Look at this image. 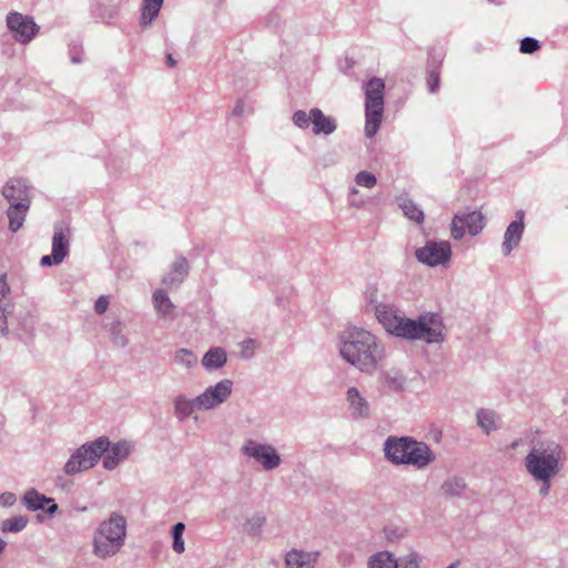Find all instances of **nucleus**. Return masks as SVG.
I'll list each match as a JSON object with an SVG mask.
<instances>
[{"label":"nucleus","instance_id":"nucleus-1","mask_svg":"<svg viewBox=\"0 0 568 568\" xmlns=\"http://www.w3.org/2000/svg\"><path fill=\"white\" fill-rule=\"evenodd\" d=\"M374 313L383 327L397 337L423 341L427 344H439L445 339V327L439 314L426 313L417 320H412L390 304L375 305Z\"/></svg>","mask_w":568,"mask_h":568},{"label":"nucleus","instance_id":"nucleus-2","mask_svg":"<svg viewBox=\"0 0 568 568\" xmlns=\"http://www.w3.org/2000/svg\"><path fill=\"white\" fill-rule=\"evenodd\" d=\"M339 355L364 374H373L386 357L383 342L372 332L352 326L339 335Z\"/></svg>","mask_w":568,"mask_h":568},{"label":"nucleus","instance_id":"nucleus-3","mask_svg":"<svg viewBox=\"0 0 568 568\" xmlns=\"http://www.w3.org/2000/svg\"><path fill=\"white\" fill-rule=\"evenodd\" d=\"M385 458L395 466H412L423 470L435 462L430 446L410 436H389L384 442Z\"/></svg>","mask_w":568,"mask_h":568},{"label":"nucleus","instance_id":"nucleus-4","mask_svg":"<svg viewBox=\"0 0 568 568\" xmlns=\"http://www.w3.org/2000/svg\"><path fill=\"white\" fill-rule=\"evenodd\" d=\"M126 519L113 511L102 520L93 532L92 552L99 559H108L115 556L125 544Z\"/></svg>","mask_w":568,"mask_h":568},{"label":"nucleus","instance_id":"nucleus-5","mask_svg":"<svg viewBox=\"0 0 568 568\" xmlns=\"http://www.w3.org/2000/svg\"><path fill=\"white\" fill-rule=\"evenodd\" d=\"M562 458L564 450L557 442H540L525 457V467L534 479L554 478L560 471Z\"/></svg>","mask_w":568,"mask_h":568},{"label":"nucleus","instance_id":"nucleus-6","mask_svg":"<svg viewBox=\"0 0 568 568\" xmlns=\"http://www.w3.org/2000/svg\"><path fill=\"white\" fill-rule=\"evenodd\" d=\"M385 82L381 78H372L364 84L365 91V135L372 139L378 131L384 113Z\"/></svg>","mask_w":568,"mask_h":568},{"label":"nucleus","instance_id":"nucleus-7","mask_svg":"<svg viewBox=\"0 0 568 568\" xmlns=\"http://www.w3.org/2000/svg\"><path fill=\"white\" fill-rule=\"evenodd\" d=\"M109 438L101 436L95 440L89 442L77 448L67 460L63 470L72 476L93 468L99 459L108 450Z\"/></svg>","mask_w":568,"mask_h":568},{"label":"nucleus","instance_id":"nucleus-8","mask_svg":"<svg viewBox=\"0 0 568 568\" xmlns=\"http://www.w3.org/2000/svg\"><path fill=\"white\" fill-rule=\"evenodd\" d=\"M241 454L260 463L266 471L276 469L282 463V458L274 446L254 439L244 442Z\"/></svg>","mask_w":568,"mask_h":568},{"label":"nucleus","instance_id":"nucleus-9","mask_svg":"<svg viewBox=\"0 0 568 568\" xmlns=\"http://www.w3.org/2000/svg\"><path fill=\"white\" fill-rule=\"evenodd\" d=\"M233 390L231 379H222L209 386L203 393L196 396L197 409L211 410L225 403Z\"/></svg>","mask_w":568,"mask_h":568},{"label":"nucleus","instance_id":"nucleus-10","mask_svg":"<svg viewBox=\"0 0 568 568\" xmlns=\"http://www.w3.org/2000/svg\"><path fill=\"white\" fill-rule=\"evenodd\" d=\"M450 255L452 247L446 241H428L423 247L417 248L415 252L417 261L428 266L444 264L450 258Z\"/></svg>","mask_w":568,"mask_h":568},{"label":"nucleus","instance_id":"nucleus-11","mask_svg":"<svg viewBox=\"0 0 568 568\" xmlns=\"http://www.w3.org/2000/svg\"><path fill=\"white\" fill-rule=\"evenodd\" d=\"M7 26L13 33V38L20 43H29L39 31V27L32 18L19 12L8 14Z\"/></svg>","mask_w":568,"mask_h":568},{"label":"nucleus","instance_id":"nucleus-12","mask_svg":"<svg viewBox=\"0 0 568 568\" xmlns=\"http://www.w3.org/2000/svg\"><path fill=\"white\" fill-rule=\"evenodd\" d=\"M484 227V216L480 212L473 211L456 214L452 221V236L460 240L467 230L470 235H477Z\"/></svg>","mask_w":568,"mask_h":568},{"label":"nucleus","instance_id":"nucleus-13","mask_svg":"<svg viewBox=\"0 0 568 568\" xmlns=\"http://www.w3.org/2000/svg\"><path fill=\"white\" fill-rule=\"evenodd\" d=\"M440 494L445 498H459V499H470L475 495L474 490H471L465 478L460 476H449L447 477L439 487Z\"/></svg>","mask_w":568,"mask_h":568},{"label":"nucleus","instance_id":"nucleus-14","mask_svg":"<svg viewBox=\"0 0 568 568\" xmlns=\"http://www.w3.org/2000/svg\"><path fill=\"white\" fill-rule=\"evenodd\" d=\"M22 503L29 510H45L49 516H53L59 509L53 498L47 497L34 488L24 493Z\"/></svg>","mask_w":568,"mask_h":568},{"label":"nucleus","instance_id":"nucleus-15","mask_svg":"<svg viewBox=\"0 0 568 568\" xmlns=\"http://www.w3.org/2000/svg\"><path fill=\"white\" fill-rule=\"evenodd\" d=\"M2 196L9 203V206L17 202L31 204L29 186L22 179H10L2 187Z\"/></svg>","mask_w":568,"mask_h":568},{"label":"nucleus","instance_id":"nucleus-16","mask_svg":"<svg viewBox=\"0 0 568 568\" xmlns=\"http://www.w3.org/2000/svg\"><path fill=\"white\" fill-rule=\"evenodd\" d=\"M131 453V445L125 440L111 444L109 440L108 450L103 454V467L106 470L115 469L120 463L125 460Z\"/></svg>","mask_w":568,"mask_h":568},{"label":"nucleus","instance_id":"nucleus-17","mask_svg":"<svg viewBox=\"0 0 568 568\" xmlns=\"http://www.w3.org/2000/svg\"><path fill=\"white\" fill-rule=\"evenodd\" d=\"M516 216L517 220L507 226L504 235L501 250L505 255H509L518 246L524 233V211H518Z\"/></svg>","mask_w":568,"mask_h":568},{"label":"nucleus","instance_id":"nucleus-18","mask_svg":"<svg viewBox=\"0 0 568 568\" xmlns=\"http://www.w3.org/2000/svg\"><path fill=\"white\" fill-rule=\"evenodd\" d=\"M71 230L70 227L61 222L54 224V232L52 236V253L53 257L58 260H64L69 254Z\"/></svg>","mask_w":568,"mask_h":568},{"label":"nucleus","instance_id":"nucleus-19","mask_svg":"<svg viewBox=\"0 0 568 568\" xmlns=\"http://www.w3.org/2000/svg\"><path fill=\"white\" fill-rule=\"evenodd\" d=\"M189 272L190 265L187 260L184 256H178L168 274L162 278V284L169 288H176L184 282Z\"/></svg>","mask_w":568,"mask_h":568},{"label":"nucleus","instance_id":"nucleus-20","mask_svg":"<svg viewBox=\"0 0 568 568\" xmlns=\"http://www.w3.org/2000/svg\"><path fill=\"white\" fill-rule=\"evenodd\" d=\"M318 556V551L292 549L285 555V566L286 568H315Z\"/></svg>","mask_w":568,"mask_h":568},{"label":"nucleus","instance_id":"nucleus-21","mask_svg":"<svg viewBox=\"0 0 568 568\" xmlns=\"http://www.w3.org/2000/svg\"><path fill=\"white\" fill-rule=\"evenodd\" d=\"M122 0H98L93 10L95 19L112 24L120 12Z\"/></svg>","mask_w":568,"mask_h":568},{"label":"nucleus","instance_id":"nucleus-22","mask_svg":"<svg viewBox=\"0 0 568 568\" xmlns=\"http://www.w3.org/2000/svg\"><path fill=\"white\" fill-rule=\"evenodd\" d=\"M312 118L313 133L316 135H329L337 129L336 120L333 116L325 115L318 108L312 109Z\"/></svg>","mask_w":568,"mask_h":568},{"label":"nucleus","instance_id":"nucleus-23","mask_svg":"<svg viewBox=\"0 0 568 568\" xmlns=\"http://www.w3.org/2000/svg\"><path fill=\"white\" fill-rule=\"evenodd\" d=\"M346 399L354 417H367L369 415V404L356 387L347 389Z\"/></svg>","mask_w":568,"mask_h":568},{"label":"nucleus","instance_id":"nucleus-24","mask_svg":"<svg viewBox=\"0 0 568 568\" xmlns=\"http://www.w3.org/2000/svg\"><path fill=\"white\" fill-rule=\"evenodd\" d=\"M30 205L31 204L17 202L16 204L9 206L7 211V216L9 219V230L12 233L18 232L22 227Z\"/></svg>","mask_w":568,"mask_h":568},{"label":"nucleus","instance_id":"nucleus-25","mask_svg":"<svg viewBox=\"0 0 568 568\" xmlns=\"http://www.w3.org/2000/svg\"><path fill=\"white\" fill-rule=\"evenodd\" d=\"M152 300L158 314L164 318L174 317L175 305L170 300L165 290H155Z\"/></svg>","mask_w":568,"mask_h":568},{"label":"nucleus","instance_id":"nucleus-26","mask_svg":"<svg viewBox=\"0 0 568 568\" xmlns=\"http://www.w3.org/2000/svg\"><path fill=\"white\" fill-rule=\"evenodd\" d=\"M227 361V355L222 347H211L202 358V365L207 371L222 368Z\"/></svg>","mask_w":568,"mask_h":568},{"label":"nucleus","instance_id":"nucleus-27","mask_svg":"<svg viewBox=\"0 0 568 568\" xmlns=\"http://www.w3.org/2000/svg\"><path fill=\"white\" fill-rule=\"evenodd\" d=\"M173 404L174 415L180 422H184L197 409L196 397L190 399L185 395H178Z\"/></svg>","mask_w":568,"mask_h":568},{"label":"nucleus","instance_id":"nucleus-28","mask_svg":"<svg viewBox=\"0 0 568 568\" xmlns=\"http://www.w3.org/2000/svg\"><path fill=\"white\" fill-rule=\"evenodd\" d=\"M476 418L477 425L487 435L499 428V416L494 410L480 408L476 414Z\"/></svg>","mask_w":568,"mask_h":568},{"label":"nucleus","instance_id":"nucleus-29","mask_svg":"<svg viewBox=\"0 0 568 568\" xmlns=\"http://www.w3.org/2000/svg\"><path fill=\"white\" fill-rule=\"evenodd\" d=\"M397 203L407 219L418 224L424 222L425 215L423 210L412 199L402 195L397 197Z\"/></svg>","mask_w":568,"mask_h":568},{"label":"nucleus","instance_id":"nucleus-30","mask_svg":"<svg viewBox=\"0 0 568 568\" xmlns=\"http://www.w3.org/2000/svg\"><path fill=\"white\" fill-rule=\"evenodd\" d=\"M163 0H143L140 23L143 28L152 24L158 18Z\"/></svg>","mask_w":568,"mask_h":568},{"label":"nucleus","instance_id":"nucleus-31","mask_svg":"<svg viewBox=\"0 0 568 568\" xmlns=\"http://www.w3.org/2000/svg\"><path fill=\"white\" fill-rule=\"evenodd\" d=\"M367 568H398V561L392 552L378 551L369 557Z\"/></svg>","mask_w":568,"mask_h":568},{"label":"nucleus","instance_id":"nucleus-32","mask_svg":"<svg viewBox=\"0 0 568 568\" xmlns=\"http://www.w3.org/2000/svg\"><path fill=\"white\" fill-rule=\"evenodd\" d=\"M29 523L27 516L19 515L8 519H4L0 523V530L2 532H20L22 531Z\"/></svg>","mask_w":568,"mask_h":568},{"label":"nucleus","instance_id":"nucleus-33","mask_svg":"<svg viewBox=\"0 0 568 568\" xmlns=\"http://www.w3.org/2000/svg\"><path fill=\"white\" fill-rule=\"evenodd\" d=\"M440 60L436 59L435 57L430 55L428 60V74H427V85L428 91L430 93H435L439 87V65Z\"/></svg>","mask_w":568,"mask_h":568},{"label":"nucleus","instance_id":"nucleus-34","mask_svg":"<svg viewBox=\"0 0 568 568\" xmlns=\"http://www.w3.org/2000/svg\"><path fill=\"white\" fill-rule=\"evenodd\" d=\"M109 333L114 346L123 348L129 344V338L123 333L122 323L119 320H115L110 324Z\"/></svg>","mask_w":568,"mask_h":568},{"label":"nucleus","instance_id":"nucleus-35","mask_svg":"<svg viewBox=\"0 0 568 568\" xmlns=\"http://www.w3.org/2000/svg\"><path fill=\"white\" fill-rule=\"evenodd\" d=\"M382 376H383L384 383L387 387H389L394 390H403L404 389L406 378L399 371L390 369L387 372H383Z\"/></svg>","mask_w":568,"mask_h":568},{"label":"nucleus","instance_id":"nucleus-36","mask_svg":"<svg viewBox=\"0 0 568 568\" xmlns=\"http://www.w3.org/2000/svg\"><path fill=\"white\" fill-rule=\"evenodd\" d=\"M185 530V525L183 523H176L171 528V535L173 538L172 548L176 554H183L185 551L183 532Z\"/></svg>","mask_w":568,"mask_h":568},{"label":"nucleus","instance_id":"nucleus-37","mask_svg":"<svg viewBox=\"0 0 568 568\" xmlns=\"http://www.w3.org/2000/svg\"><path fill=\"white\" fill-rule=\"evenodd\" d=\"M174 361L186 368H191L196 365L197 357L192 351L180 348L174 353Z\"/></svg>","mask_w":568,"mask_h":568},{"label":"nucleus","instance_id":"nucleus-38","mask_svg":"<svg viewBox=\"0 0 568 568\" xmlns=\"http://www.w3.org/2000/svg\"><path fill=\"white\" fill-rule=\"evenodd\" d=\"M292 121L297 128L307 129L313 121L312 109L310 110V113H306L303 110L295 111L293 113Z\"/></svg>","mask_w":568,"mask_h":568},{"label":"nucleus","instance_id":"nucleus-39","mask_svg":"<svg viewBox=\"0 0 568 568\" xmlns=\"http://www.w3.org/2000/svg\"><path fill=\"white\" fill-rule=\"evenodd\" d=\"M355 182L359 186L372 189L376 185L377 179L373 173L361 171L356 174Z\"/></svg>","mask_w":568,"mask_h":568},{"label":"nucleus","instance_id":"nucleus-40","mask_svg":"<svg viewBox=\"0 0 568 568\" xmlns=\"http://www.w3.org/2000/svg\"><path fill=\"white\" fill-rule=\"evenodd\" d=\"M540 48L539 41L535 38L526 37L520 41L521 53H534Z\"/></svg>","mask_w":568,"mask_h":568},{"label":"nucleus","instance_id":"nucleus-41","mask_svg":"<svg viewBox=\"0 0 568 568\" xmlns=\"http://www.w3.org/2000/svg\"><path fill=\"white\" fill-rule=\"evenodd\" d=\"M256 343L254 339H246L241 344V357L248 359L254 355Z\"/></svg>","mask_w":568,"mask_h":568},{"label":"nucleus","instance_id":"nucleus-42","mask_svg":"<svg viewBox=\"0 0 568 568\" xmlns=\"http://www.w3.org/2000/svg\"><path fill=\"white\" fill-rule=\"evenodd\" d=\"M8 304H4L2 301H0V333L7 334L8 333V326H7V313L8 311Z\"/></svg>","mask_w":568,"mask_h":568},{"label":"nucleus","instance_id":"nucleus-43","mask_svg":"<svg viewBox=\"0 0 568 568\" xmlns=\"http://www.w3.org/2000/svg\"><path fill=\"white\" fill-rule=\"evenodd\" d=\"M109 298L104 295H101L94 303V311L97 314H103L109 307Z\"/></svg>","mask_w":568,"mask_h":568},{"label":"nucleus","instance_id":"nucleus-44","mask_svg":"<svg viewBox=\"0 0 568 568\" xmlns=\"http://www.w3.org/2000/svg\"><path fill=\"white\" fill-rule=\"evenodd\" d=\"M16 500L17 497L13 493L7 491L0 495V505L2 507H11L12 505H14Z\"/></svg>","mask_w":568,"mask_h":568},{"label":"nucleus","instance_id":"nucleus-45","mask_svg":"<svg viewBox=\"0 0 568 568\" xmlns=\"http://www.w3.org/2000/svg\"><path fill=\"white\" fill-rule=\"evenodd\" d=\"M62 262H63L62 260H60V258L58 260L57 257H53V253L51 252L50 255H44L41 257L40 265L41 266L59 265Z\"/></svg>","mask_w":568,"mask_h":568},{"label":"nucleus","instance_id":"nucleus-46","mask_svg":"<svg viewBox=\"0 0 568 568\" xmlns=\"http://www.w3.org/2000/svg\"><path fill=\"white\" fill-rule=\"evenodd\" d=\"M551 479L552 478H542V479H535L536 481L541 483V486L539 488V494L541 496H547L549 494L550 487H551Z\"/></svg>","mask_w":568,"mask_h":568},{"label":"nucleus","instance_id":"nucleus-47","mask_svg":"<svg viewBox=\"0 0 568 568\" xmlns=\"http://www.w3.org/2000/svg\"><path fill=\"white\" fill-rule=\"evenodd\" d=\"M6 277V274L0 275V301H2V298H4L6 295L10 292V287L7 284Z\"/></svg>","mask_w":568,"mask_h":568},{"label":"nucleus","instance_id":"nucleus-48","mask_svg":"<svg viewBox=\"0 0 568 568\" xmlns=\"http://www.w3.org/2000/svg\"><path fill=\"white\" fill-rule=\"evenodd\" d=\"M366 300L368 305L374 310L375 305L379 304L377 302V293L376 290H371L366 293Z\"/></svg>","mask_w":568,"mask_h":568},{"label":"nucleus","instance_id":"nucleus-49","mask_svg":"<svg viewBox=\"0 0 568 568\" xmlns=\"http://www.w3.org/2000/svg\"><path fill=\"white\" fill-rule=\"evenodd\" d=\"M265 523V517L263 516H255L250 520V525L252 526V529H260Z\"/></svg>","mask_w":568,"mask_h":568},{"label":"nucleus","instance_id":"nucleus-50","mask_svg":"<svg viewBox=\"0 0 568 568\" xmlns=\"http://www.w3.org/2000/svg\"><path fill=\"white\" fill-rule=\"evenodd\" d=\"M244 112V102L242 100H239L232 111V114L234 116H242Z\"/></svg>","mask_w":568,"mask_h":568},{"label":"nucleus","instance_id":"nucleus-51","mask_svg":"<svg viewBox=\"0 0 568 568\" xmlns=\"http://www.w3.org/2000/svg\"><path fill=\"white\" fill-rule=\"evenodd\" d=\"M166 64L170 68H174L176 65V60L173 58V55L171 53L166 54Z\"/></svg>","mask_w":568,"mask_h":568},{"label":"nucleus","instance_id":"nucleus-52","mask_svg":"<svg viewBox=\"0 0 568 568\" xmlns=\"http://www.w3.org/2000/svg\"><path fill=\"white\" fill-rule=\"evenodd\" d=\"M349 205L354 207H362L364 205V202L358 201V199L349 197Z\"/></svg>","mask_w":568,"mask_h":568},{"label":"nucleus","instance_id":"nucleus-53","mask_svg":"<svg viewBox=\"0 0 568 568\" xmlns=\"http://www.w3.org/2000/svg\"><path fill=\"white\" fill-rule=\"evenodd\" d=\"M6 547L7 542L2 538H0V554L4 551Z\"/></svg>","mask_w":568,"mask_h":568},{"label":"nucleus","instance_id":"nucleus-54","mask_svg":"<svg viewBox=\"0 0 568 568\" xmlns=\"http://www.w3.org/2000/svg\"><path fill=\"white\" fill-rule=\"evenodd\" d=\"M459 566V561H455L453 564H450L449 566H447L446 568H457Z\"/></svg>","mask_w":568,"mask_h":568},{"label":"nucleus","instance_id":"nucleus-55","mask_svg":"<svg viewBox=\"0 0 568 568\" xmlns=\"http://www.w3.org/2000/svg\"><path fill=\"white\" fill-rule=\"evenodd\" d=\"M518 445H519V440H514V442L510 444V447H511V448H516Z\"/></svg>","mask_w":568,"mask_h":568},{"label":"nucleus","instance_id":"nucleus-56","mask_svg":"<svg viewBox=\"0 0 568 568\" xmlns=\"http://www.w3.org/2000/svg\"><path fill=\"white\" fill-rule=\"evenodd\" d=\"M71 60H72L73 63H80L81 62V60L78 59V57H72Z\"/></svg>","mask_w":568,"mask_h":568},{"label":"nucleus","instance_id":"nucleus-57","mask_svg":"<svg viewBox=\"0 0 568 568\" xmlns=\"http://www.w3.org/2000/svg\"><path fill=\"white\" fill-rule=\"evenodd\" d=\"M358 193L357 189H351V196L356 195Z\"/></svg>","mask_w":568,"mask_h":568},{"label":"nucleus","instance_id":"nucleus-58","mask_svg":"<svg viewBox=\"0 0 568 568\" xmlns=\"http://www.w3.org/2000/svg\"><path fill=\"white\" fill-rule=\"evenodd\" d=\"M87 509H88V508H87L85 506H83V507L79 508L78 510H80V511H85Z\"/></svg>","mask_w":568,"mask_h":568},{"label":"nucleus","instance_id":"nucleus-59","mask_svg":"<svg viewBox=\"0 0 568 568\" xmlns=\"http://www.w3.org/2000/svg\"><path fill=\"white\" fill-rule=\"evenodd\" d=\"M487 1L490 2V3H495L496 2V0H487Z\"/></svg>","mask_w":568,"mask_h":568}]
</instances>
